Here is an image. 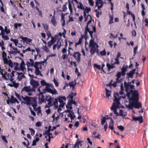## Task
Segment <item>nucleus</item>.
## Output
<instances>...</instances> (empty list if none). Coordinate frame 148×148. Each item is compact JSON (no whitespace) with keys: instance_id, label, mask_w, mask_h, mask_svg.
<instances>
[{"instance_id":"obj_1","label":"nucleus","mask_w":148,"mask_h":148,"mask_svg":"<svg viewBox=\"0 0 148 148\" xmlns=\"http://www.w3.org/2000/svg\"><path fill=\"white\" fill-rule=\"evenodd\" d=\"M22 97L25 101V104L29 106L32 105L35 110L36 107L37 105L36 98V97H30L26 96L24 97L23 95H22Z\"/></svg>"},{"instance_id":"obj_2","label":"nucleus","mask_w":148,"mask_h":148,"mask_svg":"<svg viewBox=\"0 0 148 148\" xmlns=\"http://www.w3.org/2000/svg\"><path fill=\"white\" fill-rule=\"evenodd\" d=\"M130 91L132 93V97L131 100L133 101H137L139 100V94L138 91L137 90H130Z\"/></svg>"},{"instance_id":"obj_3","label":"nucleus","mask_w":148,"mask_h":148,"mask_svg":"<svg viewBox=\"0 0 148 148\" xmlns=\"http://www.w3.org/2000/svg\"><path fill=\"white\" fill-rule=\"evenodd\" d=\"M124 84L126 92H127L129 90V89L131 90L134 89H135V86L131 84L130 82H127L126 81H125L124 82Z\"/></svg>"},{"instance_id":"obj_4","label":"nucleus","mask_w":148,"mask_h":148,"mask_svg":"<svg viewBox=\"0 0 148 148\" xmlns=\"http://www.w3.org/2000/svg\"><path fill=\"white\" fill-rule=\"evenodd\" d=\"M116 103L115 102H114L112 105L111 107V110H114V114L116 115L117 116H119V114L117 112V109L119 108V106L116 105Z\"/></svg>"},{"instance_id":"obj_5","label":"nucleus","mask_w":148,"mask_h":148,"mask_svg":"<svg viewBox=\"0 0 148 148\" xmlns=\"http://www.w3.org/2000/svg\"><path fill=\"white\" fill-rule=\"evenodd\" d=\"M50 86L49 84L46 86V89L47 90V92H49L53 95H55L57 94V92L56 89L54 88L52 90L50 88Z\"/></svg>"},{"instance_id":"obj_6","label":"nucleus","mask_w":148,"mask_h":148,"mask_svg":"<svg viewBox=\"0 0 148 148\" xmlns=\"http://www.w3.org/2000/svg\"><path fill=\"white\" fill-rule=\"evenodd\" d=\"M81 55V54L78 52H75L73 55V56L76 59L78 63L80 61Z\"/></svg>"},{"instance_id":"obj_7","label":"nucleus","mask_w":148,"mask_h":148,"mask_svg":"<svg viewBox=\"0 0 148 148\" xmlns=\"http://www.w3.org/2000/svg\"><path fill=\"white\" fill-rule=\"evenodd\" d=\"M54 99L53 97H52L50 95L47 96L45 98L46 101H47L48 102V104L49 105H51L50 106H52V103Z\"/></svg>"},{"instance_id":"obj_8","label":"nucleus","mask_w":148,"mask_h":148,"mask_svg":"<svg viewBox=\"0 0 148 148\" xmlns=\"http://www.w3.org/2000/svg\"><path fill=\"white\" fill-rule=\"evenodd\" d=\"M39 96L38 99L39 102L41 103H45L46 100L45 98H44V96L43 95V93L42 92H39L38 95Z\"/></svg>"},{"instance_id":"obj_9","label":"nucleus","mask_w":148,"mask_h":148,"mask_svg":"<svg viewBox=\"0 0 148 148\" xmlns=\"http://www.w3.org/2000/svg\"><path fill=\"white\" fill-rule=\"evenodd\" d=\"M30 83L33 86V88L35 89L39 85V83L37 81L32 79L30 81Z\"/></svg>"},{"instance_id":"obj_10","label":"nucleus","mask_w":148,"mask_h":148,"mask_svg":"<svg viewBox=\"0 0 148 148\" xmlns=\"http://www.w3.org/2000/svg\"><path fill=\"white\" fill-rule=\"evenodd\" d=\"M25 63L24 62V61H22L21 63L20 64V70H21L22 71L24 72V74L25 73V71H26V69L25 67Z\"/></svg>"},{"instance_id":"obj_11","label":"nucleus","mask_w":148,"mask_h":148,"mask_svg":"<svg viewBox=\"0 0 148 148\" xmlns=\"http://www.w3.org/2000/svg\"><path fill=\"white\" fill-rule=\"evenodd\" d=\"M114 99L113 100L114 102H115L116 103V105L119 106L120 104V102H119L121 99V98L123 97L122 96L120 97H119L117 98L115 96V95L114 94Z\"/></svg>"},{"instance_id":"obj_12","label":"nucleus","mask_w":148,"mask_h":148,"mask_svg":"<svg viewBox=\"0 0 148 148\" xmlns=\"http://www.w3.org/2000/svg\"><path fill=\"white\" fill-rule=\"evenodd\" d=\"M136 70V69H132V71H130L129 73H127V75L128 76V77L132 78L133 75L134 74Z\"/></svg>"},{"instance_id":"obj_13","label":"nucleus","mask_w":148,"mask_h":148,"mask_svg":"<svg viewBox=\"0 0 148 148\" xmlns=\"http://www.w3.org/2000/svg\"><path fill=\"white\" fill-rule=\"evenodd\" d=\"M91 26H92V29L93 31H90V29L89 28V31H88V32L89 33V34L90 35L91 37L92 38L93 37L92 34H93V32H96V29L95 27V26H94L93 25H91Z\"/></svg>"},{"instance_id":"obj_14","label":"nucleus","mask_w":148,"mask_h":148,"mask_svg":"<svg viewBox=\"0 0 148 148\" xmlns=\"http://www.w3.org/2000/svg\"><path fill=\"white\" fill-rule=\"evenodd\" d=\"M134 108L137 109H139L140 108L142 107V104L140 103H139L138 101H134Z\"/></svg>"},{"instance_id":"obj_15","label":"nucleus","mask_w":148,"mask_h":148,"mask_svg":"<svg viewBox=\"0 0 148 148\" xmlns=\"http://www.w3.org/2000/svg\"><path fill=\"white\" fill-rule=\"evenodd\" d=\"M22 40L26 43H28V42H30L32 41V39L30 38H29L27 37H23L22 36L20 37Z\"/></svg>"},{"instance_id":"obj_16","label":"nucleus","mask_w":148,"mask_h":148,"mask_svg":"<svg viewBox=\"0 0 148 148\" xmlns=\"http://www.w3.org/2000/svg\"><path fill=\"white\" fill-rule=\"evenodd\" d=\"M72 104H74L77 106V102H75V101L70 100H68V101L67 103V105L66 106V108L68 109L69 107L68 105L72 106Z\"/></svg>"},{"instance_id":"obj_17","label":"nucleus","mask_w":148,"mask_h":148,"mask_svg":"<svg viewBox=\"0 0 148 148\" xmlns=\"http://www.w3.org/2000/svg\"><path fill=\"white\" fill-rule=\"evenodd\" d=\"M57 99L58 100L60 103H64L63 100H66V98L65 96H59Z\"/></svg>"},{"instance_id":"obj_18","label":"nucleus","mask_w":148,"mask_h":148,"mask_svg":"<svg viewBox=\"0 0 148 148\" xmlns=\"http://www.w3.org/2000/svg\"><path fill=\"white\" fill-rule=\"evenodd\" d=\"M55 12H54V14L53 16L52 17L51 19V22L53 25L55 26L57 25V22L56 19H55Z\"/></svg>"},{"instance_id":"obj_19","label":"nucleus","mask_w":148,"mask_h":148,"mask_svg":"<svg viewBox=\"0 0 148 148\" xmlns=\"http://www.w3.org/2000/svg\"><path fill=\"white\" fill-rule=\"evenodd\" d=\"M58 101L57 98H55L53 103H52V106L54 105V108L56 109H57L58 107Z\"/></svg>"},{"instance_id":"obj_20","label":"nucleus","mask_w":148,"mask_h":148,"mask_svg":"<svg viewBox=\"0 0 148 148\" xmlns=\"http://www.w3.org/2000/svg\"><path fill=\"white\" fill-rule=\"evenodd\" d=\"M90 49V54L91 55H94L96 51L97 48L95 46L91 47Z\"/></svg>"},{"instance_id":"obj_21","label":"nucleus","mask_w":148,"mask_h":148,"mask_svg":"<svg viewBox=\"0 0 148 148\" xmlns=\"http://www.w3.org/2000/svg\"><path fill=\"white\" fill-rule=\"evenodd\" d=\"M132 120H135V121H139V122L140 123H142L143 122V118L142 116H141L140 117H135L134 116L132 118Z\"/></svg>"},{"instance_id":"obj_22","label":"nucleus","mask_w":148,"mask_h":148,"mask_svg":"<svg viewBox=\"0 0 148 148\" xmlns=\"http://www.w3.org/2000/svg\"><path fill=\"white\" fill-rule=\"evenodd\" d=\"M122 75L123 76H125V72L127 71V67H125L124 66L122 67L121 69Z\"/></svg>"},{"instance_id":"obj_23","label":"nucleus","mask_w":148,"mask_h":148,"mask_svg":"<svg viewBox=\"0 0 148 148\" xmlns=\"http://www.w3.org/2000/svg\"><path fill=\"white\" fill-rule=\"evenodd\" d=\"M24 90L28 92L31 91V88L30 86H24L22 90V91Z\"/></svg>"},{"instance_id":"obj_24","label":"nucleus","mask_w":148,"mask_h":148,"mask_svg":"<svg viewBox=\"0 0 148 148\" xmlns=\"http://www.w3.org/2000/svg\"><path fill=\"white\" fill-rule=\"evenodd\" d=\"M106 65L107 67L108 71H109L111 69H113L115 67L114 65L112 64V65H111L108 63H107Z\"/></svg>"},{"instance_id":"obj_25","label":"nucleus","mask_w":148,"mask_h":148,"mask_svg":"<svg viewBox=\"0 0 148 148\" xmlns=\"http://www.w3.org/2000/svg\"><path fill=\"white\" fill-rule=\"evenodd\" d=\"M95 44L93 40L92 39H91L89 42V47L90 48L91 47L95 46Z\"/></svg>"},{"instance_id":"obj_26","label":"nucleus","mask_w":148,"mask_h":148,"mask_svg":"<svg viewBox=\"0 0 148 148\" xmlns=\"http://www.w3.org/2000/svg\"><path fill=\"white\" fill-rule=\"evenodd\" d=\"M14 70L16 71H20V69L18 67L19 64L17 62H14Z\"/></svg>"},{"instance_id":"obj_27","label":"nucleus","mask_w":148,"mask_h":148,"mask_svg":"<svg viewBox=\"0 0 148 148\" xmlns=\"http://www.w3.org/2000/svg\"><path fill=\"white\" fill-rule=\"evenodd\" d=\"M78 4L77 7L78 8L80 9L81 10H84L85 9V7H84L83 4L81 2H79Z\"/></svg>"},{"instance_id":"obj_28","label":"nucleus","mask_w":148,"mask_h":148,"mask_svg":"<svg viewBox=\"0 0 148 148\" xmlns=\"http://www.w3.org/2000/svg\"><path fill=\"white\" fill-rule=\"evenodd\" d=\"M78 139H77V141L76 142L75 144L74 145V146L73 147V148H76L77 147V148H79V144L81 143V142L80 141H78Z\"/></svg>"},{"instance_id":"obj_29","label":"nucleus","mask_w":148,"mask_h":148,"mask_svg":"<svg viewBox=\"0 0 148 148\" xmlns=\"http://www.w3.org/2000/svg\"><path fill=\"white\" fill-rule=\"evenodd\" d=\"M51 126H49V127L48 129L45 132V133H46V135H52V134L51 133H50V132L51 130Z\"/></svg>"},{"instance_id":"obj_30","label":"nucleus","mask_w":148,"mask_h":148,"mask_svg":"<svg viewBox=\"0 0 148 148\" xmlns=\"http://www.w3.org/2000/svg\"><path fill=\"white\" fill-rule=\"evenodd\" d=\"M67 116L69 117H70L72 120L74 119L75 118V116L74 115L73 112V114L72 113L69 114L67 115Z\"/></svg>"},{"instance_id":"obj_31","label":"nucleus","mask_w":148,"mask_h":148,"mask_svg":"<svg viewBox=\"0 0 148 148\" xmlns=\"http://www.w3.org/2000/svg\"><path fill=\"white\" fill-rule=\"evenodd\" d=\"M16 100V99L14 98L13 95H12L11 96L10 99V102L11 103H15V101Z\"/></svg>"},{"instance_id":"obj_32","label":"nucleus","mask_w":148,"mask_h":148,"mask_svg":"<svg viewBox=\"0 0 148 148\" xmlns=\"http://www.w3.org/2000/svg\"><path fill=\"white\" fill-rule=\"evenodd\" d=\"M39 140V138H38L36 137L35 139L33 141L32 146H34L36 145V142H38Z\"/></svg>"},{"instance_id":"obj_33","label":"nucleus","mask_w":148,"mask_h":148,"mask_svg":"<svg viewBox=\"0 0 148 148\" xmlns=\"http://www.w3.org/2000/svg\"><path fill=\"white\" fill-rule=\"evenodd\" d=\"M113 126H114V121H112V122H110V123L109 124L108 127L109 128H110L111 130H113L114 129Z\"/></svg>"},{"instance_id":"obj_34","label":"nucleus","mask_w":148,"mask_h":148,"mask_svg":"<svg viewBox=\"0 0 148 148\" xmlns=\"http://www.w3.org/2000/svg\"><path fill=\"white\" fill-rule=\"evenodd\" d=\"M40 83L42 86H47L49 85V84L47 83L45 81L44 79H42L40 81Z\"/></svg>"},{"instance_id":"obj_35","label":"nucleus","mask_w":148,"mask_h":148,"mask_svg":"<svg viewBox=\"0 0 148 148\" xmlns=\"http://www.w3.org/2000/svg\"><path fill=\"white\" fill-rule=\"evenodd\" d=\"M134 103L133 102V101L130 103L128 106V108L131 110L134 107Z\"/></svg>"},{"instance_id":"obj_36","label":"nucleus","mask_w":148,"mask_h":148,"mask_svg":"<svg viewBox=\"0 0 148 148\" xmlns=\"http://www.w3.org/2000/svg\"><path fill=\"white\" fill-rule=\"evenodd\" d=\"M9 53V54H12L14 55H15L17 54V53H18L19 54H20L21 53L20 51H8Z\"/></svg>"},{"instance_id":"obj_37","label":"nucleus","mask_w":148,"mask_h":148,"mask_svg":"<svg viewBox=\"0 0 148 148\" xmlns=\"http://www.w3.org/2000/svg\"><path fill=\"white\" fill-rule=\"evenodd\" d=\"M10 40L11 41H12L14 42L16 46L17 45V44L18 43V40L17 39H13V38H11L10 39Z\"/></svg>"},{"instance_id":"obj_38","label":"nucleus","mask_w":148,"mask_h":148,"mask_svg":"<svg viewBox=\"0 0 148 148\" xmlns=\"http://www.w3.org/2000/svg\"><path fill=\"white\" fill-rule=\"evenodd\" d=\"M22 25L21 23H15L14 24V27L15 29H17L18 27H20Z\"/></svg>"},{"instance_id":"obj_39","label":"nucleus","mask_w":148,"mask_h":148,"mask_svg":"<svg viewBox=\"0 0 148 148\" xmlns=\"http://www.w3.org/2000/svg\"><path fill=\"white\" fill-rule=\"evenodd\" d=\"M73 92H72L71 93V94L69 95L67 97V98H69V100H70V99H71L70 100H73Z\"/></svg>"},{"instance_id":"obj_40","label":"nucleus","mask_w":148,"mask_h":148,"mask_svg":"<svg viewBox=\"0 0 148 148\" xmlns=\"http://www.w3.org/2000/svg\"><path fill=\"white\" fill-rule=\"evenodd\" d=\"M84 21L86 22L87 21V20L88 19V16H88V15H86V12H85V11H84Z\"/></svg>"},{"instance_id":"obj_41","label":"nucleus","mask_w":148,"mask_h":148,"mask_svg":"<svg viewBox=\"0 0 148 148\" xmlns=\"http://www.w3.org/2000/svg\"><path fill=\"white\" fill-rule=\"evenodd\" d=\"M44 28L46 31H47L49 29V26L47 24L42 23Z\"/></svg>"},{"instance_id":"obj_42","label":"nucleus","mask_w":148,"mask_h":148,"mask_svg":"<svg viewBox=\"0 0 148 148\" xmlns=\"http://www.w3.org/2000/svg\"><path fill=\"white\" fill-rule=\"evenodd\" d=\"M76 82L75 83V84H74L73 82H71L69 83V85L70 88L73 87V88L76 85Z\"/></svg>"},{"instance_id":"obj_43","label":"nucleus","mask_w":148,"mask_h":148,"mask_svg":"<svg viewBox=\"0 0 148 148\" xmlns=\"http://www.w3.org/2000/svg\"><path fill=\"white\" fill-rule=\"evenodd\" d=\"M110 91L108 90L107 89H106V96L108 97H109L110 96Z\"/></svg>"},{"instance_id":"obj_44","label":"nucleus","mask_w":148,"mask_h":148,"mask_svg":"<svg viewBox=\"0 0 148 148\" xmlns=\"http://www.w3.org/2000/svg\"><path fill=\"white\" fill-rule=\"evenodd\" d=\"M4 30L6 34H8L10 33V29H8L7 26H5V29Z\"/></svg>"},{"instance_id":"obj_45","label":"nucleus","mask_w":148,"mask_h":148,"mask_svg":"<svg viewBox=\"0 0 148 148\" xmlns=\"http://www.w3.org/2000/svg\"><path fill=\"white\" fill-rule=\"evenodd\" d=\"M115 62L113 64H112L114 65L115 64H117V65H119L120 64V62L119 61V60L118 58H115Z\"/></svg>"},{"instance_id":"obj_46","label":"nucleus","mask_w":148,"mask_h":148,"mask_svg":"<svg viewBox=\"0 0 148 148\" xmlns=\"http://www.w3.org/2000/svg\"><path fill=\"white\" fill-rule=\"evenodd\" d=\"M15 95L16 96L18 99L20 101H21L22 100L21 98L22 97V96L21 97L19 95V94H18L16 92H15Z\"/></svg>"},{"instance_id":"obj_47","label":"nucleus","mask_w":148,"mask_h":148,"mask_svg":"<svg viewBox=\"0 0 148 148\" xmlns=\"http://www.w3.org/2000/svg\"><path fill=\"white\" fill-rule=\"evenodd\" d=\"M36 69L35 70V73L36 75H39L40 73V71L39 69V68L35 69Z\"/></svg>"},{"instance_id":"obj_48","label":"nucleus","mask_w":148,"mask_h":148,"mask_svg":"<svg viewBox=\"0 0 148 148\" xmlns=\"http://www.w3.org/2000/svg\"><path fill=\"white\" fill-rule=\"evenodd\" d=\"M8 64L11 68H12L13 67V63L11 60H8Z\"/></svg>"},{"instance_id":"obj_49","label":"nucleus","mask_w":148,"mask_h":148,"mask_svg":"<svg viewBox=\"0 0 148 148\" xmlns=\"http://www.w3.org/2000/svg\"><path fill=\"white\" fill-rule=\"evenodd\" d=\"M85 29V31L84 36H87L88 32V31H89V28L87 27H86Z\"/></svg>"},{"instance_id":"obj_50","label":"nucleus","mask_w":148,"mask_h":148,"mask_svg":"<svg viewBox=\"0 0 148 148\" xmlns=\"http://www.w3.org/2000/svg\"><path fill=\"white\" fill-rule=\"evenodd\" d=\"M106 118L105 117H103L101 120V125H103L106 122Z\"/></svg>"},{"instance_id":"obj_51","label":"nucleus","mask_w":148,"mask_h":148,"mask_svg":"<svg viewBox=\"0 0 148 148\" xmlns=\"http://www.w3.org/2000/svg\"><path fill=\"white\" fill-rule=\"evenodd\" d=\"M29 130L30 131V132H31V135L32 136H34V135L35 133V130L32 128H29Z\"/></svg>"},{"instance_id":"obj_52","label":"nucleus","mask_w":148,"mask_h":148,"mask_svg":"<svg viewBox=\"0 0 148 148\" xmlns=\"http://www.w3.org/2000/svg\"><path fill=\"white\" fill-rule=\"evenodd\" d=\"M88 16H89V17H90V19L89 21H88V22L87 23V25H86V27H88V25L91 23V21H92L91 16L90 14H88Z\"/></svg>"},{"instance_id":"obj_53","label":"nucleus","mask_w":148,"mask_h":148,"mask_svg":"<svg viewBox=\"0 0 148 148\" xmlns=\"http://www.w3.org/2000/svg\"><path fill=\"white\" fill-rule=\"evenodd\" d=\"M109 17H110V21H109V23L110 24H111L113 23V17L112 16H110Z\"/></svg>"},{"instance_id":"obj_54","label":"nucleus","mask_w":148,"mask_h":148,"mask_svg":"<svg viewBox=\"0 0 148 148\" xmlns=\"http://www.w3.org/2000/svg\"><path fill=\"white\" fill-rule=\"evenodd\" d=\"M39 64H39V62H35V63L33 65V66H34V67L35 68V69H37V68H39V67H38V65Z\"/></svg>"},{"instance_id":"obj_55","label":"nucleus","mask_w":148,"mask_h":148,"mask_svg":"<svg viewBox=\"0 0 148 148\" xmlns=\"http://www.w3.org/2000/svg\"><path fill=\"white\" fill-rule=\"evenodd\" d=\"M54 43V42H52L50 40L48 42V47H51Z\"/></svg>"},{"instance_id":"obj_56","label":"nucleus","mask_w":148,"mask_h":148,"mask_svg":"<svg viewBox=\"0 0 148 148\" xmlns=\"http://www.w3.org/2000/svg\"><path fill=\"white\" fill-rule=\"evenodd\" d=\"M94 66L97 69H98L99 70L101 69V65H98L97 64H94Z\"/></svg>"},{"instance_id":"obj_57","label":"nucleus","mask_w":148,"mask_h":148,"mask_svg":"<svg viewBox=\"0 0 148 148\" xmlns=\"http://www.w3.org/2000/svg\"><path fill=\"white\" fill-rule=\"evenodd\" d=\"M2 38L4 40H7L9 39V38L7 35H3L2 36Z\"/></svg>"},{"instance_id":"obj_58","label":"nucleus","mask_w":148,"mask_h":148,"mask_svg":"<svg viewBox=\"0 0 148 148\" xmlns=\"http://www.w3.org/2000/svg\"><path fill=\"white\" fill-rule=\"evenodd\" d=\"M117 127L119 130H120L121 131H123L124 130V127L121 125L118 126Z\"/></svg>"},{"instance_id":"obj_59","label":"nucleus","mask_w":148,"mask_h":148,"mask_svg":"<svg viewBox=\"0 0 148 148\" xmlns=\"http://www.w3.org/2000/svg\"><path fill=\"white\" fill-rule=\"evenodd\" d=\"M121 75H122L121 73L120 72H118L117 74L115 76L118 78H120Z\"/></svg>"},{"instance_id":"obj_60","label":"nucleus","mask_w":148,"mask_h":148,"mask_svg":"<svg viewBox=\"0 0 148 148\" xmlns=\"http://www.w3.org/2000/svg\"><path fill=\"white\" fill-rule=\"evenodd\" d=\"M119 115L121 116H125L126 114H123V111L122 110H120L119 111Z\"/></svg>"},{"instance_id":"obj_61","label":"nucleus","mask_w":148,"mask_h":148,"mask_svg":"<svg viewBox=\"0 0 148 148\" xmlns=\"http://www.w3.org/2000/svg\"><path fill=\"white\" fill-rule=\"evenodd\" d=\"M100 53L101 56H105L106 55V52L105 49H104L102 51H101L100 52Z\"/></svg>"},{"instance_id":"obj_62","label":"nucleus","mask_w":148,"mask_h":148,"mask_svg":"<svg viewBox=\"0 0 148 148\" xmlns=\"http://www.w3.org/2000/svg\"><path fill=\"white\" fill-rule=\"evenodd\" d=\"M68 6L69 10H70L71 12H72V6L70 1H69Z\"/></svg>"},{"instance_id":"obj_63","label":"nucleus","mask_w":148,"mask_h":148,"mask_svg":"<svg viewBox=\"0 0 148 148\" xmlns=\"http://www.w3.org/2000/svg\"><path fill=\"white\" fill-rule=\"evenodd\" d=\"M53 82L55 86L56 87H58L59 86V83L56 80L55 78H54Z\"/></svg>"},{"instance_id":"obj_64","label":"nucleus","mask_w":148,"mask_h":148,"mask_svg":"<svg viewBox=\"0 0 148 148\" xmlns=\"http://www.w3.org/2000/svg\"><path fill=\"white\" fill-rule=\"evenodd\" d=\"M43 49L45 51L47 52H48L49 51V49L47 47L46 45L44 46L43 47Z\"/></svg>"}]
</instances>
